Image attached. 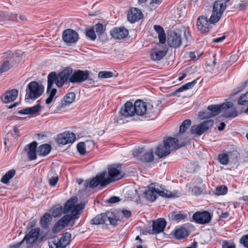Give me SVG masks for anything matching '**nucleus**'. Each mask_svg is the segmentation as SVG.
Listing matches in <instances>:
<instances>
[{
  "instance_id": "f257e3e1",
  "label": "nucleus",
  "mask_w": 248,
  "mask_h": 248,
  "mask_svg": "<svg viewBox=\"0 0 248 248\" xmlns=\"http://www.w3.org/2000/svg\"><path fill=\"white\" fill-rule=\"evenodd\" d=\"M225 10V3L221 1L214 2L212 14L209 19L204 16H200L197 19L198 30L202 33L208 32L212 28V25L217 23Z\"/></svg>"
},
{
  "instance_id": "f03ea898",
  "label": "nucleus",
  "mask_w": 248,
  "mask_h": 248,
  "mask_svg": "<svg viewBox=\"0 0 248 248\" xmlns=\"http://www.w3.org/2000/svg\"><path fill=\"white\" fill-rule=\"evenodd\" d=\"M72 73L73 69L70 67H67L57 75L55 72H50L47 76V92H49L54 82L59 88L62 87L65 83L68 84L71 82L70 79Z\"/></svg>"
},
{
  "instance_id": "7ed1b4c3",
  "label": "nucleus",
  "mask_w": 248,
  "mask_h": 248,
  "mask_svg": "<svg viewBox=\"0 0 248 248\" xmlns=\"http://www.w3.org/2000/svg\"><path fill=\"white\" fill-rule=\"evenodd\" d=\"M118 220L113 212L107 211L105 213L97 215L91 220V223L93 225L107 224V222L108 221L110 225L116 226Z\"/></svg>"
},
{
  "instance_id": "20e7f679",
  "label": "nucleus",
  "mask_w": 248,
  "mask_h": 248,
  "mask_svg": "<svg viewBox=\"0 0 248 248\" xmlns=\"http://www.w3.org/2000/svg\"><path fill=\"white\" fill-rule=\"evenodd\" d=\"M75 198L70 199L64 204L63 209L64 214L71 213V215H70L72 217V220L78 218L80 212L84 208L82 204L75 205Z\"/></svg>"
},
{
  "instance_id": "39448f33",
  "label": "nucleus",
  "mask_w": 248,
  "mask_h": 248,
  "mask_svg": "<svg viewBox=\"0 0 248 248\" xmlns=\"http://www.w3.org/2000/svg\"><path fill=\"white\" fill-rule=\"evenodd\" d=\"M43 91V85H39L36 81L31 82L28 85V89H26L25 100H35L42 94Z\"/></svg>"
},
{
  "instance_id": "423d86ee",
  "label": "nucleus",
  "mask_w": 248,
  "mask_h": 248,
  "mask_svg": "<svg viewBox=\"0 0 248 248\" xmlns=\"http://www.w3.org/2000/svg\"><path fill=\"white\" fill-rule=\"evenodd\" d=\"M1 58L3 62L0 66V74H1L7 72L15 65L16 56L11 51H8L4 53Z\"/></svg>"
},
{
  "instance_id": "0eeeda50",
  "label": "nucleus",
  "mask_w": 248,
  "mask_h": 248,
  "mask_svg": "<svg viewBox=\"0 0 248 248\" xmlns=\"http://www.w3.org/2000/svg\"><path fill=\"white\" fill-rule=\"evenodd\" d=\"M106 172H103L101 173L96 175L91 181L87 180L84 184V187L87 188L88 187L90 188L96 187L99 185L101 186H104L110 183V181L107 180L105 178Z\"/></svg>"
},
{
  "instance_id": "6e6552de",
  "label": "nucleus",
  "mask_w": 248,
  "mask_h": 248,
  "mask_svg": "<svg viewBox=\"0 0 248 248\" xmlns=\"http://www.w3.org/2000/svg\"><path fill=\"white\" fill-rule=\"evenodd\" d=\"M213 124L214 121L212 120L204 121L199 124L192 126L190 128L191 133L200 136L205 131L211 128Z\"/></svg>"
},
{
  "instance_id": "1a4fd4ad",
  "label": "nucleus",
  "mask_w": 248,
  "mask_h": 248,
  "mask_svg": "<svg viewBox=\"0 0 248 248\" xmlns=\"http://www.w3.org/2000/svg\"><path fill=\"white\" fill-rule=\"evenodd\" d=\"M108 169L109 178L106 179L110 181V183L120 180L124 177V175L121 171V165L120 164L110 165Z\"/></svg>"
},
{
  "instance_id": "9d476101",
  "label": "nucleus",
  "mask_w": 248,
  "mask_h": 248,
  "mask_svg": "<svg viewBox=\"0 0 248 248\" xmlns=\"http://www.w3.org/2000/svg\"><path fill=\"white\" fill-rule=\"evenodd\" d=\"M163 143L170 152L171 151H176L179 148L185 146L186 144L185 140H179L177 138L171 137L164 138Z\"/></svg>"
},
{
  "instance_id": "9b49d317",
  "label": "nucleus",
  "mask_w": 248,
  "mask_h": 248,
  "mask_svg": "<svg viewBox=\"0 0 248 248\" xmlns=\"http://www.w3.org/2000/svg\"><path fill=\"white\" fill-rule=\"evenodd\" d=\"M89 75L88 70H76L73 71L70 81L72 83H82L88 78Z\"/></svg>"
},
{
  "instance_id": "f8f14e48",
  "label": "nucleus",
  "mask_w": 248,
  "mask_h": 248,
  "mask_svg": "<svg viewBox=\"0 0 248 248\" xmlns=\"http://www.w3.org/2000/svg\"><path fill=\"white\" fill-rule=\"evenodd\" d=\"M167 41L168 45L171 47H179L182 43L181 33L175 31H171L168 35Z\"/></svg>"
},
{
  "instance_id": "ddd939ff",
  "label": "nucleus",
  "mask_w": 248,
  "mask_h": 248,
  "mask_svg": "<svg viewBox=\"0 0 248 248\" xmlns=\"http://www.w3.org/2000/svg\"><path fill=\"white\" fill-rule=\"evenodd\" d=\"M40 229L38 227L32 229L24 237L23 239L18 243V247H20L24 241H25L27 244H31L35 243L38 239Z\"/></svg>"
},
{
  "instance_id": "4468645a",
  "label": "nucleus",
  "mask_w": 248,
  "mask_h": 248,
  "mask_svg": "<svg viewBox=\"0 0 248 248\" xmlns=\"http://www.w3.org/2000/svg\"><path fill=\"white\" fill-rule=\"evenodd\" d=\"M192 218L197 223L205 224L211 221L212 216L208 211L196 212L193 215Z\"/></svg>"
},
{
  "instance_id": "2eb2a0df",
  "label": "nucleus",
  "mask_w": 248,
  "mask_h": 248,
  "mask_svg": "<svg viewBox=\"0 0 248 248\" xmlns=\"http://www.w3.org/2000/svg\"><path fill=\"white\" fill-rule=\"evenodd\" d=\"M72 220V217L67 214L60 219L53 226L52 231L54 233H57L65 228Z\"/></svg>"
},
{
  "instance_id": "dca6fc26",
  "label": "nucleus",
  "mask_w": 248,
  "mask_h": 248,
  "mask_svg": "<svg viewBox=\"0 0 248 248\" xmlns=\"http://www.w3.org/2000/svg\"><path fill=\"white\" fill-rule=\"evenodd\" d=\"M62 37L63 41L67 43H76L79 38L78 34L70 29H66L63 32Z\"/></svg>"
},
{
  "instance_id": "f3484780",
  "label": "nucleus",
  "mask_w": 248,
  "mask_h": 248,
  "mask_svg": "<svg viewBox=\"0 0 248 248\" xmlns=\"http://www.w3.org/2000/svg\"><path fill=\"white\" fill-rule=\"evenodd\" d=\"M233 104L230 102L223 103L219 105H210L207 109L210 110L212 114L211 116H215L218 114L221 109H226L232 107Z\"/></svg>"
},
{
  "instance_id": "a211bd4d",
  "label": "nucleus",
  "mask_w": 248,
  "mask_h": 248,
  "mask_svg": "<svg viewBox=\"0 0 248 248\" xmlns=\"http://www.w3.org/2000/svg\"><path fill=\"white\" fill-rule=\"evenodd\" d=\"M57 140L59 143L65 145L73 143L76 140V137L75 134L68 131L60 134L57 137Z\"/></svg>"
},
{
  "instance_id": "6ab92c4d",
  "label": "nucleus",
  "mask_w": 248,
  "mask_h": 248,
  "mask_svg": "<svg viewBox=\"0 0 248 248\" xmlns=\"http://www.w3.org/2000/svg\"><path fill=\"white\" fill-rule=\"evenodd\" d=\"M143 17V15L142 13L138 8H131L128 12L127 20L131 23L138 21Z\"/></svg>"
},
{
  "instance_id": "aec40b11",
  "label": "nucleus",
  "mask_w": 248,
  "mask_h": 248,
  "mask_svg": "<svg viewBox=\"0 0 248 248\" xmlns=\"http://www.w3.org/2000/svg\"><path fill=\"white\" fill-rule=\"evenodd\" d=\"M110 34L114 39H123L128 36L129 32L127 29L121 27L113 29L110 31Z\"/></svg>"
},
{
  "instance_id": "412c9836",
  "label": "nucleus",
  "mask_w": 248,
  "mask_h": 248,
  "mask_svg": "<svg viewBox=\"0 0 248 248\" xmlns=\"http://www.w3.org/2000/svg\"><path fill=\"white\" fill-rule=\"evenodd\" d=\"M134 107L135 115L145 116L147 109V105L145 102L141 100H137L134 104Z\"/></svg>"
},
{
  "instance_id": "4be33fe9",
  "label": "nucleus",
  "mask_w": 248,
  "mask_h": 248,
  "mask_svg": "<svg viewBox=\"0 0 248 248\" xmlns=\"http://www.w3.org/2000/svg\"><path fill=\"white\" fill-rule=\"evenodd\" d=\"M121 115L125 118L135 115L134 104L131 102H127L124 106L120 110Z\"/></svg>"
},
{
  "instance_id": "5701e85b",
  "label": "nucleus",
  "mask_w": 248,
  "mask_h": 248,
  "mask_svg": "<svg viewBox=\"0 0 248 248\" xmlns=\"http://www.w3.org/2000/svg\"><path fill=\"white\" fill-rule=\"evenodd\" d=\"M166 223L165 220L162 218L154 221L152 224V233L157 234L163 232Z\"/></svg>"
},
{
  "instance_id": "b1692460",
  "label": "nucleus",
  "mask_w": 248,
  "mask_h": 248,
  "mask_svg": "<svg viewBox=\"0 0 248 248\" xmlns=\"http://www.w3.org/2000/svg\"><path fill=\"white\" fill-rule=\"evenodd\" d=\"M167 49L155 47L150 52V58L154 61H158L162 59L167 54Z\"/></svg>"
},
{
  "instance_id": "393cba45",
  "label": "nucleus",
  "mask_w": 248,
  "mask_h": 248,
  "mask_svg": "<svg viewBox=\"0 0 248 248\" xmlns=\"http://www.w3.org/2000/svg\"><path fill=\"white\" fill-rule=\"evenodd\" d=\"M38 143L36 141H32L25 148L27 151L28 158L30 160H33L36 159L37 146Z\"/></svg>"
},
{
  "instance_id": "a878e982",
  "label": "nucleus",
  "mask_w": 248,
  "mask_h": 248,
  "mask_svg": "<svg viewBox=\"0 0 248 248\" xmlns=\"http://www.w3.org/2000/svg\"><path fill=\"white\" fill-rule=\"evenodd\" d=\"M18 91L16 89H12L8 91L3 94L1 98L4 103H8L14 101L18 95Z\"/></svg>"
},
{
  "instance_id": "bb28decb",
  "label": "nucleus",
  "mask_w": 248,
  "mask_h": 248,
  "mask_svg": "<svg viewBox=\"0 0 248 248\" xmlns=\"http://www.w3.org/2000/svg\"><path fill=\"white\" fill-rule=\"evenodd\" d=\"M157 188H155L152 185L149 186L148 189L145 192V198L152 202L155 201L158 197Z\"/></svg>"
},
{
  "instance_id": "cd10ccee",
  "label": "nucleus",
  "mask_w": 248,
  "mask_h": 248,
  "mask_svg": "<svg viewBox=\"0 0 248 248\" xmlns=\"http://www.w3.org/2000/svg\"><path fill=\"white\" fill-rule=\"evenodd\" d=\"M170 153V150L163 144H161L157 147L155 154L159 157H163L168 155Z\"/></svg>"
},
{
  "instance_id": "c85d7f7f",
  "label": "nucleus",
  "mask_w": 248,
  "mask_h": 248,
  "mask_svg": "<svg viewBox=\"0 0 248 248\" xmlns=\"http://www.w3.org/2000/svg\"><path fill=\"white\" fill-rule=\"evenodd\" d=\"M51 146L48 144H43L40 145L37 149V154L39 156H45L51 151Z\"/></svg>"
},
{
  "instance_id": "c756f323",
  "label": "nucleus",
  "mask_w": 248,
  "mask_h": 248,
  "mask_svg": "<svg viewBox=\"0 0 248 248\" xmlns=\"http://www.w3.org/2000/svg\"><path fill=\"white\" fill-rule=\"evenodd\" d=\"M154 28L158 34L159 43L164 44L166 41V36L164 29L159 25H155Z\"/></svg>"
},
{
  "instance_id": "7c9ffc66",
  "label": "nucleus",
  "mask_w": 248,
  "mask_h": 248,
  "mask_svg": "<svg viewBox=\"0 0 248 248\" xmlns=\"http://www.w3.org/2000/svg\"><path fill=\"white\" fill-rule=\"evenodd\" d=\"M52 220V216L48 213H45L40 219V224L41 227L44 229H48L49 225Z\"/></svg>"
},
{
  "instance_id": "2f4dec72",
  "label": "nucleus",
  "mask_w": 248,
  "mask_h": 248,
  "mask_svg": "<svg viewBox=\"0 0 248 248\" xmlns=\"http://www.w3.org/2000/svg\"><path fill=\"white\" fill-rule=\"evenodd\" d=\"M174 235L176 238L181 239L187 237L189 235V232L187 229L181 227L175 230Z\"/></svg>"
},
{
  "instance_id": "473e14b6",
  "label": "nucleus",
  "mask_w": 248,
  "mask_h": 248,
  "mask_svg": "<svg viewBox=\"0 0 248 248\" xmlns=\"http://www.w3.org/2000/svg\"><path fill=\"white\" fill-rule=\"evenodd\" d=\"M157 112V108L156 107L154 108L152 105L149 104L147 105V109L145 113V117L153 119L156 117Z\"/></svg>"
},
{
  "instance_id": "72a5a7b5",
  "label": "nucleus",
  "mask_w": 248,
  "mask_h": 248,
  "mask_svg": "<svg viewBox=\"0 0 248 248\" xmlns=\"http://www.w3.org/2000/svg\"><path fill=\"white\" fill-rule=\"evenodd\" d=\"M169 217L173 220L178 222L186 220L187 219V215L186 214L178 213L176 214L175 212H171L169 215Z\"/></svg>"
},
{
  "instance_id": "f704fd0d",
  "label": "nucleus",
  "mask_w": 248,
  "mask_h": 248,
  "mask_svg": "<svg viewBox=\"0 0 248 248\" xmlns=\"http://www.w3.org/2000/svg\"><path fill=\"white\" fill-rule=\"evenodd\" d=\"M71 236V235L70 233L66 232L63 234L60 239L58 238L57 240L59 242V243H61L65 248L70 242Z\"/></svg>"
},
{
  "instance_id": "c9c22d12",
  "label": "nucleus",
  "mask_w": 248,
  "mask_h": 248,
  "mask_svg": "<svg viewBox=\"0 0 248 248\" xmlns=\"http://www.w3.org/2000/svg\"><path fill=\"white\" fill-rule=\"evenodd\" d=\"M141 160L145 162H151L154 159V151L151 149L144 153L140 158Z\"/></svg>"
},
{
  "instance_id": "e433bc0d",
  "label": "nucleus",
  "mask_w": 248,
  "mask_h": 248,
  "mask_svg": "<svg viewBox=\"0 0 248 248\" xmlns=\"http://www.w3.org/2000/svg\"><path fill=\"white\" fill-rule=\"evenodd\" d=\"M16 173V171L14 169L10 170L1 178V182L5 184H8L9 182V180L15 175Z\"/></svg>"
},
{
  "instance_id": "4c0bfd02",
  "label": "nucleus",
  "mask_w": 248,
  "mask_h": 248,
  "mask_svg": "<svg viewBox=\"0 0 248 248\" xmlns=\"http://www.w3.org/2000/svg\"><path fill=\"white\" fill-rule=\"evenodd\" d=\"M50 211L52 214V217H56L61 216L62 213H63V209L62 206L56 205L53 206Z\"/></svg>"
},
{
  "instance_id": "58836bf2",
  "label": "nucleus",
  "mask_w": 248,
  "mask_h": 248,
  "mask_svg": "<svg viewBox=\"0 0 248 248\" xmlns=\"http://www.w3.org/2000/svg\"><path fill=\"white\" fill-rule=\"evenodd\" d=\"M231 154L230 152L228 153H222L218 155V160L219 163L223 165H226L229 162V157Z\"/></svg>"
},
{
  "instance_id": "ea45409f",
  "label": "nucleus",
  "mask_w": 248,
  "mask_h": 248,
  "mask_svg": "<svg viewBox=\"0 0 248 248\" xmlns=\"http://www.w3.org/2000/svg\"><path fill=\"white\" fill-rule=\"evenodd\" d=\"M191 122L189 119L185 120L180 126L179 133L183 134L191 125Z\"/></svg>"
},
{
  "instance_id": "a19ab883",
  "label": "nucleus",
  "mask_w": 248,
  "mask_h": 248,
  "mask_svg": "<svg viewBox=\"0 0 248 248\" xmlns=\"http://www.w3.org/2000/svg\"><path fill=\"white\" fill-rule=\"evenodd\" d=\"M76 98L75 93L73 92L68 93L64 97L65 104H70L74 101Z\"/></svg>"
},
{
  "instance_id": "79ce46f5",
  "label": "nucleus",
  "mask_w": 248,
  "mask_h": 248,
  "mask_svg": "<svg viewBox=\"0 0 248 248\" xmlns=\"http://www.w3.org/2000/svg\"><path fill=\"white\" fill-rule=\"evenodd\" d=\"M86 35L87 37L92 41H94L96 38V35L93 28L87 29L85 30Z\"/></svg>"
},
{
  "instance_id": "37998d69",
  "label": "nucleus",
  "mask_w": 248,
  "mask_h": 248,
  "mask_svg": "<svg viewBox=\"0 0 248 248\" xmlns=\"http://www.w3.org/2000/svg\"><path fill=\"white\" fill-rule=\"evenodd\" d=\"M94 30L96 33L100 36L102 35L106 30V27L104 26L101 23H97L94 26Z\"/></svg>"
},
{
  "instance_id": "c03bdc74",
  "label": "nucleus",
  "mask_w": 248,
  "mask_h": 248,
  "mask_svg": "<svg viewBox=\"0 0 248 248\" xmlns=\"http://www.w3.org/2000/svg\"><path fill=\"white\" fill-rule=\"evenodd\" d=\"M114 76V73L111 71H101L99 72L98 75V78H107L112 77Z\"/></svg>"
},
{
  "instance_id": "a18cd8bd",
  "label": "nucleus",
  "mask_w": 248,
  "mask_h": 248,
  "mask_svg": "<svg viewBox=\"0 0 248 248\" xmlns=\"http://www.w3.org/2000/svg\"><path fill=\"white\" fill-rule=\"evenodd\" d=\"M57 92V90L55 88H52L51 87V89L49 90V92L48 93L49 94V96L46 100V104H49L53 100L54 97L55 96ZM47 93V92H46Z\"/></svg>"
},
{
  "instance_id": "49530a36",
  "label": "nucleus",
  "mask_w": 248,
  "mask_h": 248,
  "mask_svg": "<svg viewBox=\"0 0 248 248\" xmlns=\"http://www.w3.org/2000/svg\"><path fill=\"white\" fill-rule=\"evenodd\" d=\"M41 108L40 104H37L32 107L28 108L29 115H34L39 112Z\"/></svg>"
},
{
  "instance_id": "de8ad7c7",
  "label": "nucleus",
  "mask_w": 248,
  "mask_h": 248,
  "mask_svg": "<svg viewBox=\"0 0 248 248\" xmlns=\"http://www.w3.org/2000/svg\"><path fill=\"white\" fill-rule=\"evenodd\" d=\"M228 188L226 186H220L216 188V194L217 195H224L227 193Z\"/></svg>"
},
{
  "instance_id": "09e8293b",
  "label": "nucleus",
  "mask_w": 248,
  "mask_h": 248,
  "mask_svg": "<svg viewBox=\"0 0 248 248\" xmlns=\"http://www.w3.org/2000/svg\"><path fill=\"white\" fill-rule=\"evenodd\" d=\"M158 195L165 197V198H171L172 197V193L166 189H163L162 190H159L157 188Z\"/></svg>"
},
{
  "instance_id": "8fccbe9b",
  "label": "nucleus",
  "mask_w": 248,
  "mask_h": 248,
  "mask_svg": "<svg viewBox=\"0 0 248 248\" xmlns=\"http://www.w3.org/2000/svg\"><path fill=\"white\" fill-rule=\"evenodd\" d=\"M77 148L78 151L81 155H84L86 153L85 143L83 142H80L77 144Z\"/></svg>"
},
{
  "instance_id": "3c124183",
  "label": "nucleus",
  "mask_w": 248,
  "mask_h": 248,
  "mask_svg": "<svg viewBox=\"0 0 248 248\" xmlns=\"http://www.w3.org/2000/svg\"><path fill=\"white\" fill-rule=\"evenodd\" d=\"M239 242L244 247L248 248V234L243 235L240 239Z\"/></svg>"
},
{
  "instance_id": "603ef678",
  "label": "nucleus",
  "mask_w": 248,
  "mask_h": 248,
  "mask_svg": "<svg viewBox=\"0 0 248 248\" xmlns=\"http://www.w3.org/2000/svg\"><path fill=\"white\" fill-rule=\"evenodd\" d=\"M49 248H65L61 245V243H59V242L56 240H54L52 243L49 245Z\"/></svg>"
},
{
  "instance_id": "864d4df0",
  "label": "nucleus",
  "mask_w": 248,
  "mask_h": 248,
  "mask_svg": "<svg viewBox=\"0 0 248 248\" xmlns=\"http://www.w3.org/2000/svg\"><path fill=\"white\" fill-rule=\"evenodd\" d=\"M184 37L186 42H189L191 39L190 32L188 28H184Z\"/></svg>"
},
{
  "instance_id": "5fc2aeb1",
  "label": "nucleus",
  "mask_w": 248,
  "mask_h": 248,
  "mask_svg": "<svg viewBox=\"0 0 248 248\" xmlns=\"http://www.w3.org/2000/svg\"><path fill=\"white\" fill-rule=\"evenodd\" d=\"M237 116V112L235 109H232L225 113V116L227 118H234Z\"/></svg>"
},
{
  "instance_id": "6e6d98bb",
  "label": "nucleus",
  "mask_w": 248,
  "mask_h": 248,
  "mask_svg": "<svg viewBox=\"0 0 248 248\" xmlns=\"http://www.w3.org/2000/svg\"><path fill=\"white\" fill-rule=\"evenodd\" d=\"M58 180V176L51 177L49 179V184L50 186L54 187L56 185Z\"/></svg>"
},
{
  "instance_id": "4d7b16f0",
  "label": "nucleus",
  "mask_w": 248,
  "mask_h": 248,
  "mask_svg": "<svg viewBox=\"0 0 248 248\" xmlns=\"http://www.w3.org/2000/svg\"><path fill=\"white\" fill-rule=\"evenodd\" d=\"M196 80H194L192 82H188L183 85V86L184 87V89L186 91L191 89L196 84Z\"/></svg>"
},
{
  "instance_id": "13d9d810",
  "label": "nucleus",
  "mask_w": 248,
  "mask_h": 248,
  "mask_svg": "<svg viewBox=\"0 0 248 248\" xmlns=\"http://www.w3.org/2000/svg\"><path fill=\"white\" fill-rule=\"evenodd\" d=\"M192 192L196 195H199L202 193V190L200 187L195 186L192 189Z\"/></svg>"
},
{
  "instance_id": "bf43d9fd",
  "label": "nucleus",
  "mask_w": 248,
  "mask_h": 248,
  "mask_svg": "<svg viewBox=\"0 0 248 248\" xmlns=\"http://www.w3.org/2000/svg\"><path fill=\"white\" fill-rule=\"evenodd\" d=\"M120 201V199L118 197L113 196L108 200V203L112 204L117 202Z\"/></svg>"
},
{
  "instance_id": "052dcab7",
  "label": "nucleus",
  "mask_w": 248,
  "mask_h": 248,
  "mask_svg": "<svg viewBox=\"0 0 248 248\" xmlns=\"http://www.w3.org/2000/svg\"><path fill=\"white\" fill-rule=\"evenodd\" d=\"M143 152V148H138L135 150L133 151V155L134 156L136 157H138L140 156V155Z\"/></svg>"
},
{
  "instance_id": "680f3d73",
  "label": "nucleus",
  "mask_w": 248,
  "mask_h": 248,
  "mask_svg": "<svg viewBox=\"0 0 248 248\" xmlns=\"http://www.w3.org/2000/svg\"><path fill=\"white\" fill-rule=\"evenodd\" d=\"M222 248H235V246L233 244H230L226 241L223 243Z\"/></svg>"
},
{
  "instance_id": "e2e57ef3",
  "label": "nucleus",
  "mask_w": 248,
  "mask_h": 248,
  "mask_svg": "<svg viewBox=\"0 0 248 248\" xmlns=\"http://www.w3.org/2000/svg\"><path fill=\"white\" fill-rule=\"evenodd\" d=\"M189 57L192 60H196L199 59L200 56L198 55L197 56L194 52H190L189 53Z\"/></svg>"
},
{
  "instance_id": "0e129e2a",
  "label": "nucleus",
  "mask_w": 248,
  "mask_h": 248,
  "mask_svg": "<svg viewBox=\"0 0 248 248\" xmlns=\"http://www.w3.org/2000/svg\"><path fill=\"white\" fill-rule=\"evenodd\" d=\"M122 213L123 216L126 218H129L131 215L130 211L127 210H123L122 211Z\"/></svg>"
},
{
  "instance_id": "69168bd1",
  "label": "nucleus",
  "mask_w": 248,
  "mask_h": 248,
  "mask_svg": "<svg viewBox=\"0 0 248 248\" xmlns=\"http://www.w3.org/2000/svg\"><path fill=\"white\" fill-rule=\"evenodd\" d=\"M225 38V36L224 35H223L219 37H217L216 38H214L213 40V42L217 43L222 42L223 40H224Z\"/></svg>"
},
{
  "instance_id": "338daca9",
  "label": "nucleus",
  "mask_w": 248,
  "mask_h": 248,
  "mask_svg": "<svg viewBox=\"0 0 248 248\" xmlns=\"http://www.w3.org/2000/svg\"><path fill=\"white\" fill-rule=\"evenodd\" d=\"M17 113L21 115H29L28 108L18 110Z\"/></svg>"
},
{
  "instance_id": "774afa93",
  "label": "nucleus",
  "mask_w": 248,
  "mask_h": 248,
  "mask_svg": "<svg viewBox=\"0 0 248 248\" xmlns=\"http://www.w3.org/2000/svg\"><path fill=\"white\" fill-rule=\"evenodd\" d=\"M184 91H185L184 89V87H183L182 85L181 87H180V88L176 90L174 92H173V93H172V95H175L177 94V93L182 92Z\"/></svg>"
}]
</instances>
